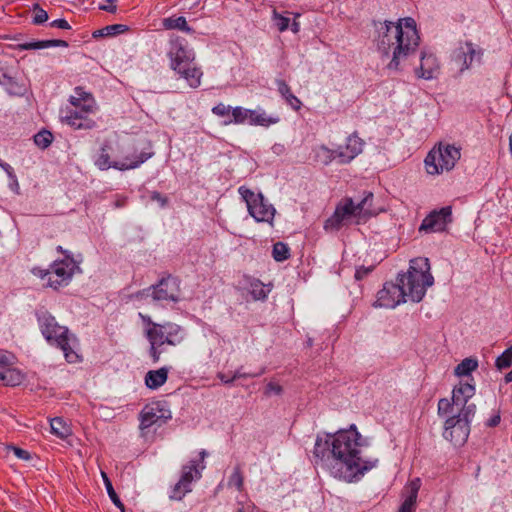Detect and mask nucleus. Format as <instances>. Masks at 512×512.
Masks as SVG:
<instances>
[{
	"label": "nucleus",
	"instance_id": "nucleus-11",
	"mask_svg": "<svg viewBox=\"0 0 512 512\" xmlns=\"http://www.w3.org/2000/svg\"><path fill=\"white\" fill-rule=\"evenodd\" d=\"M96 110V103L93 96H86L85 103L81 109H62L60 111V119L63 123L73 127L74 129L89 130L95 127L94 120L88 117L89 114Z\"/></svg>",
	"mask_w": 512,
	"mask_h": 512
},
{
	"label": "nucleus",
	"instance_id": "nucleus-25",
	"mask_svg": "<svg viewBox=\"0 0 512 512\" xmlns=\"http://www.w3.org/2000/svg\"><path fill=\"white\" fill-rule=\"evenodd\" d=\"M475 394V387L470 383H460L453 389L452 401L456 407L466 404Z\"/></svg>",
	"mask_w": 512,
	"mask_h": 512
},
{
	"label": "nucleus",
	"instance_id": "nucleus-8",
	"mask_svg": "<svg viewBox=\"0 0 512 512\" xmlns=\"http://www.w3.org/2000/svg\"><path fill=\"white\" fill-rule=\"evenodd\" d=\"M460 148L450 144H440L432 149L425 158V167L429 174H439L450 171L460 159Z\"/></svg>",
	"mask_w": 512,
	"mask_h": 512
},
{
	"label": "nucleus",
	"instance_id": "nucleus-38",
	"mask_svg": "<svg viewBox=\"0 0 512 512\" xmlns=\"http://www.w3.org/2000/svg\"><path fill=\"white\" fill-rule=\"evenodd\" d=\"M273 258L278 261H284L289 258V247L283 242H277L273 246Z\"/></svg>",
	"mask_w": 512,
	"mask_h": 512
},
{
	"label": "nucleus",
	"instance_id": "nucleus-13",
	"mask_svg": "<svg viewBox=\"0 0 512 512\" xmlns=\"http://www.w3.org/2000/svg\"><path fill=\"white\" fill-rule=\"evenodd\" d=\"M153 152L151 151H141L139 154H137V150L134 151V153L131 156H126L121 161H111L110 156L107 153L106 146H103L101 148V153L99 154L98 158L95 160V165L100 170H108L110 168H114L117 170H130L135 169L139 167L141 164H143L145 161L150 159L153 156Z\"/></svg>",
	"mask_w": 512,
	"mask_h": 512
},
{
	"label": "nucleus",
	"instance_id": "nucleus-29",
	"mask_svg": "<svg viewBox=\"0 0 512 512\" xmlns=\"http://www.w3.org/2000/svg\"><path fill=\"white\" fill-rule=\"evenodd\" d=\"M249 124L258 126H269L279 122L278 117L268 116L262 110H250Z\"/></svg>",
	"mask_w": 512,
	"mask_h": 512
},
{
	"label": "nucleus",
	"instance_id": "nucleus-10",
	"mask_svg": "<svg viewBox=\"0 0 512 512\" xmlns=\"http://www.w3.org/2000/svg\"><path fill=\"white\" fill-rule=\"evenodd\" d=\"M238 192L246 202L249 214L257 222L272 223L276 210L261 193L256 194L245 186H241Z\"/></svg>",
	"mask_w": 512,
	"mask_h": 512
},
{
	"label": "nucleus",
	"instance_id": "nucleus-43",
	"mask_svg": "<svg viewBox=\"0 0 512 512\" xmlns=\"http://www.w3.org/2000/svg\"><path fill=\"white\" fill-rule=\"evenodd\" d=\"M228 485L236 487L239 491L242 490V487H243V476H242L241 471H240V469L238 467H236L234 469L233 473L231 474V476L229 478V481H228Z\"/></svg>",
	"mask_w": 512,
	"mask_h": 512
},
{
	"label": "nucleus",
	"instance_id": "nucleus-63",
	"mask_svg": "<svg viewBox=\"0 0 512 512\" xmlns=\"http://www.w3.org/2000/svg\"><path fill=\"white\" fill-rule=\"evenodd\" d=\"M200 456H201V458H202V459H204V458H205V456H206V451H205V450H202V451L200 452Z\"/></svg>",
	"mask_w": 512,
	"mask_h": 512
},
{
	"label": "nucleus",
	"instance_id": "nucleus-23",
	"mask_svg": "<svg viewBox=\"0 0 512 512\" xmlns=\"http://www.w3.org/2000/svg\"><path fill=\"white\" fill-rule=\"evenodd\" d=\"M194 20L188 21L183 16H172L168 18H164L161 20V27L162 30H179L182 32H191L194 31L196 28L192 24Z\"/></svg>",
	"mask_w": 512,
	"mask_h": 512
},
{
	"label": "nucleus",
	"instance_id": "nucleus-51",
	"mask_svg": "<svg viewBox=\"0 0 512 512\" xmlns=\"http://www.w3.org/2000/svg\"><path fill=\"white\" fill-rule=\"evenodd\" d=\"M151 200L158 202L161 207H165L168 203V198L157 191L151 193Z\"/></svg>",
	"mask_w": 512,
	"mask_h": 512
},
{
	"label": "nucleus",
	"instance_id": "nucleus-45",
	"mask_svg": "<svg viewBox=\"0 0 512 512\" xmlns=\"http://www.w3.org/2000/svg\"><path fill=\"white\" fill-rule=\"evenodd\" d=\"M6 449L8 451H12L14 455L21 460L28 461L31 459V454L27 450L16 447L14 445H7Z\"/></svg>",
	"mask_w": 512,
	"mask_h": 512
},
{
	"label": "nucleus",
	"instance_id": "nucleus-47",
	"mask_svg": "<svg viewBox=\"0 0 512 512\" xmlns=\"http://www.w3.org/2000/svg\"><path fill=\"white\" fill-rule=\"evenodd\" d=\"M49 28L60 30H71L73 27L65 19H57L49 23Z\"/></svg>",
	"mask_w": 512,
	"mask_h": 512
},
{
	"label": "nucleus",
	"instance_id": "nucleus-61",
	"mask_svg": "<svg viewBox=\"0 0 512 512\" xmlns=\"http://www.w3.org/2000/svg\"><path fill=\"white\" fill-rule=\"evenodd\" d=\"M504 380L506 383H510L512 381V370L505 375Z\"/></svg>",
	"mask_w": 512,
	"mask_h": 512
},
{
	"label": "nucleus",
	"instance_id": "nucleus-3",
	"mask_svg": "<svg viewBox=\"0 0 512 512\" xmlns=\"http://www.w3.org/2000/svg\"><path fill=\"white\" fill-rule=\"evenodd\" d=\"M375 42L382 58L391 56L385 67L391 74L399 72L401 60L417 50L420 37L419 34H378Z\"/></svg>",
	"mask_w": 512,
	"mask_h": 512
},
{
	"label": "nucleus",
	"instance_id": "nucleus-9",
	"mask_svg": "<svg viewBox=\"0 0 512 512\" xmlns=\"http://www.w3.org/2000/svg\"><path fill=\"white\" fill-rule=\"evenodd\" d=\"M136 297L140 300L155 302H178L181 298L180 280L168 276L159 281L158 284L151 286L137 293Z\"/></svg>",
	"mask_w": 512,
	"mask_h": 512
},
{
	"label": "nucleus",
	"instance_id": "nucleus-64",
	"mask_svg": "<svg viewBox=\"0 0 512 512\" xmlns=\"http://www.w3.org/2000/svg\"><path fill=\"white\" fill-rule=\"evenodd\" d=\"M106 34H103V33H100V34H93L94 37H103L105 36Z\"/></svg>",
	"mask_w": 512,
	"mask_h": 512
},
{
	"label": "nucleus",
	"instance_id": "nucleus-60",
	"mask_svg": "<svg viewBox=\"0 0 512 512\" xmlns=\"http://www.w3.org/2000/svg\"><path fill=\"white\" fill-rule=\"evenodd\" d=\"M100 8L108 12H114L116 10V6H101Z\"/></svg>",
	"mask_w": 512,
	"mask_h": 512
},
{
	"label": "nucleus",
	"instance_id": "nucleus-48",
	"mask_svg": "<svg viewBox=\"0 0 512 512\" xmlns=\"http://www.w3.org/2000/svg\"><path fill=\"white\" fill-rule=\"evenodd\" d=\"M212 112L220 117H224L231 112V107L223 103H219L212 108Z\"/></svg>",
	"mask_w": 512,
	"mask_h": 512
},
{
	"label": "nucleus",
	"instance_id": "nucleus-2",
	"mask_svg": "<svg viewBox=\"0 0 512 512\" xmlns=\"http://www.w3.org/2000/svg\"><path fill=\"white\" fill-rule=\"evenodd\" d=\"M434 278L430 273L428 258H415L410 261L406 274H399L397 283L387 282L377 294L374 307L395 308L410 299L420 302L426 289L432 286Z\"/></svg>",
	"mask_w": 512,
	"mask_h": 512
},
{
	"label": "nucleus",
	"instance_id": "nucleus-52",
	"mask_svg": "<svg viewBox=\"0 0 512 512\" xmlns=\"http://www.w3.org/2000/svg\"><path fill=\"white\" fill-rule=\"evenodd\" d=\"M13 364V356L7 352L0 351V365L11 366Z\"/></svg>",
	"mask_w": 512,
	"mask_h": 512
},
{
	"label": "nucleus",
	"instance_id": "nucleus-15",
	"mask_svg": "<svg viewBox=\"0 0 512 512\" xmlns=\"http://www.w3.org/2000/svg\"><path fill=\"white\" fill-rule=\"evenodd\" d=\"M470 425L455 415L447 418L444 425L443 437L455 446L463 445L469 436Z\"/></svg>",
	"mask_w": 512,
	"mask_h": 512
},
{
	"label": "nucleus",
	"instance_id": "nucleus-58",
	"mask_svg": "<svg viewBox=\"0 0 512 512\" xmlns=\"http://www.w3.org/2000/svg\"><path fill=\"white\" fill-rule=\"evenodd\" d=\"M218 378H219L223 383H225V384H230V383H232V382H233L232 377H231V378H229V377H227L225 374H222V373H219V374H218Z\"/></svg>",
	"mask_w": 512,
	"mask_h": 512
},
{
	"label": "nucleus",
	"instance_id": "nucleus-7",
	"mask_svg": "<svg viewBox=\"0 0 512 512\" xmlns=\"http://www.w3.org/2000/svg\"><path fill=\"white\" fill-rule=\"evenodd\" d=\"M38 322L45 339L60 347L69 363L77 362L79 356L70 345L71 339L68 336V329L65 326H60L55 318L46 311L38 314Z\"/></svg>",
	"mask_w": 512,
	"mask_h": 512
},
{
	"label": "nucleus",
	"instance_id": "nucleus-41",
	"mask_svg": "<svg viewBox=\"0 0 512 512\" xmlns=\"http://www.w3.org/2000/svg\"><path fill=\"white\" fill-rule=\"evenodd\" d=\"M52 138L53 137L50 132L41 131L34 136V142L38 147L45 149L51 144Z\"/></svg>",
	"mask_w": 512,
	"mask_h": 512
},
{
	"label": "nucleus",
	"instance_id": "nucleus-40",
	"mask_svg": "<svg viewBox=\"0 0 512 512\" xmlns=\"http://www.w3.org/2000/svg\"><path fill=\"white\" fill-rule=\"evenodd\" d=\"M101 474H102V478H103L107 493L109 495V498L111 499V501L113 502V504L115 506H120L121 500L118 497L117 493L115 492L112 482L110 481V479L108 478V476L105 472H102Z\"/></svg>",
	"mask_w": 512,
	"mask_h": 512
},
{
	"label": "nucleus",
	"instance_id": "nucleus-49",
	"mask_svg": "<svg viewBox=\"0 0 512 512\" xmlns=\"http://www.w3.org/2000/svg\"><path fill=\"white\" fill-rule=\"evenodd\" d=\"M282 393V387L275 383V382H269L266 386L265 394L266 395H280Z\"/></svg>",
	"mask_w": 512,
	"mask_h": 512
},
{
	"label": "nucleus",
	"instance_id": "nucleus-42",
	"mask_svg": "<svg viewBox=\"0 0 512 512\" xmlns=\"http://www.w3.org/2000/svg\"><path fill=\"white\" fill-rule=\"evenodd\" d=\"M48 20L47 12L40 8L39 5H35L32 11V23L36 25L43 24Z\"/></svg>",
	"mask_w": 512,
	"mask_h": 512
},
{
	"label": "nucleus",
	"instance_id": "nucleus-56",
	"mask_svg": "<svg viewBox=\"0 0 512 512\" xmlns=\"http://www.w3.org/2000/svg\"><path fill=\"white\" fill-rule=\"evenodd\" d=\"M10 188L16 194H19L20 186H19V183H18L16 175L14 176V179H11Z\"/></svg>",
	"mask_w": 512,
	"mask_h": 512
},
{
	"label": "nucleus",
	"instance_id": "nucleus-35",
	"mask_svg": "<svg viewBox=\"0 0 512 512\" xmlns=\"http://www.w3.org/2000/svg\"><path fill=\"white\" fill-rule=\"evenodd\" d=\"M55 46H67V43L63 40H45L30 42L23 45L24 49H45Z\"/></svg>",
	"mask_w": 512,
	"mask_h": 512
},
{
	"label": "nucleus",
	"instance_id": "nucleus-44",
	"mask_svg": "<svg viewBox=\"0 0 512 512\" xmlns=\"http://www.w3.org/2000/svg\"><path fill=\"white\" fill-rule=\"evenodd\" d=\"M456 405L453 404V401L450 402L448 399H440L438 402V413L439 415H447L453 412V408Z\"/></svg>",
	"mask_w": 512,
	"mask_h": 512
},
{
	"label": "nucleus",
	"instance_id": "nucleus-21",
	"mask_svg": "<svg viewBox=\"0 0 512 512\" xmlns=\"http://www.w3.org/2000/svg\"><path fill=\"white\" fill-rule=\"evenodd\" d=\"M403 28L410 30L411 32H417V23L412 17H405L398 19L396 22L383 21L375 24V29L378 31L385 30L389 32L391 29H395V32H403Z\"/></svg>",
	"mask_w": 512,
	"mask_h": 512
},
{
	"label": "nucleus",
	"instance_id": "nucleus-36",
	"mask_svg": "<svg viewBox=\"0 0 512 512\" xmlns=\"http://www.w3.org/2000/svg\"><path fill=\"white\" fill-rule=\"evenodd\" d=\"M86 96H92L90 93L83 90L82 87H76L74 94L70 96L69 102L73 106V109H81L85 103Z\"/></svg>",
	"mask_w": 512,
	"mask_h": 512
},
{
	"label": "nucleus",
	"instance_id": "nucleus-31",
	"mask_svg": "<svg viewBox=\"0 0 512 512\" xmlns=\"http://www.w3.org/2000/svg\"><path fill=\"white\" fill-rule=\"evenodd\" d=\"M51 432L57 437L64 439L71 434L70 427L60 417H55L50 422Z\"/></svg>",
	"mask_w": 512,
	"mask_h": 512
},
{
	"label": "nucleus",
	"instance_id": "nucleus-12",
	"mask_svg": "<svg viewBox=\"0 0 512 512\" xmlns=\"http://www.w3.org/2000/svg\"><path fill=\"white\" fill-rule=\"evenodd\" d=\"M482 57V51L472 43H465L455 49L449 62V71L453 77L461 76L470 69L473 63H479Z\"/></svg>",
	"mask_w": 512,
	"mask_h": 512
},
{
	"label": "nucleus",
	"instance_id": "nucleus-26",
	"mask_svg": "<svg viewBox=\"0 0 512 512\" xmlns=\"http://www.w3.org/2000/svg\"><path fill=\"white\" fill-rule=\"evenodd\" d=\"M23 374L10 366H0V381L6 386H17L21 384Z\"/></svg>",
	"mask_w": 512,
	"mask_h": 512
},
{
	"label": "nucleus",
	"instance_id": "nucleus-28",
	"mask_svg": "<svg viewBox=\"0 0 512 512\" xmlns=\"http://www.w3.org/2000/svg\"><path fill=\"white\" fill-rule=\"evenodd\" d=\"M160 410L155 407H145L141 412L140 428L147 429L152 425L156 424L163 415L160 414Z\"/></svg>",
	"mask_w": 512,
	"mask_h": 512
},
{
	"label": "nucleus",
	"instance_id": "nucleus-6",
	"mask_svg": "<svg viewBox=\"0 0 512 512\" xmlns=\"http://www.w3.org/2000/svg\"><path fill=\"white\" fill-rule=\"evenodd\" d=\"M146 337L150 343L149 354L154 363L160 360L164 344L176 346L184 338L182 328L171 322L164 324H153L146 329Z\"/></svg>",
	"mask_w": 512,
	"mask_h": 512
},
{
	"label": "nucleus",
	"instance_id": "nucleus-27",
	"mask_svg": "<svg viewBox=\"0 0 512 512\" xmlns=\"http://www.w3.org/2000/svg\"><path fill=\"white\" fill-rule=\"evenodd\" d=\"M278 91L281 96L286 100L287 104L294 110L298 111L302 102L291 92L290 87L284 80H277Z\"/></svg>",
	"mask_w": 512,
	"mask_h": 512
},
{
	"label": "nucleus",
	"instance_id": "nucleus-19",
	"mask_svg": "<svg viewBox=\"0 0 512 512\" xmlns=\"http://www.w3.org/2000/svg\"><path fill=\"white\" fill-rule=\"evenodd\" d=\"M440 72V63L437 57L430 52H422L420 65L415 69V75L424 80H432L438 76Z\"/></svg>",
	"mask_w": 512,
	"mask_h": 512
},
{
	"label": "nucleus",
	"instance_id": "nucleus-37",
	"mask_svg": "<svg viewBox=\"0 0 512 512\" xmlns=\"http://www.w3.org/2000/svg\"><path fill=\"white\" fill-rule=\"evenodd\" d=\"M459 407H461L460 411L454 415L461 420H465L470 425V421L476 413V405L467 402L466 404H460Z\"/></svg>",
	"mask_w": 512,
	"mask_h": 512
},
{
	"label": "nucleus",
	"instance_id": "nucleus-24",
	"mask_svg": "<svg viewBox=\"0 0 512 512\" xmlns=\"http://www.w3.org/2000/svg\"><path fill=\"white\" fill-rule=\"evenodd\" d=\"M169 368L161 367L157 370H150L145 375V384L151 390H156L164 385L168 379Z\"/></svg>",
	"mask_w": 512,
	"mask_h": 512
},
{
	"label": "nucleus",
	"instance_id": "nucleus-39",
	"mask_svg": "<svg viewBox=\"0 0 512 512\" xmlns=\"http://www.w3.org/2000/svg\"><path fill=\"white\" fill-rule=\"evenodd\" d=\"M512 364V347L506 349L500 356L496 359V367L499 370L506 369L510 367Z\"/></svg>",
	"mask_w": 512,
	"mask_h": 512
},
{
	"label": "nucleus",
	"instance_id": "nucleus-32",
	"mask_svg": "<svg viewBox=\"0 0 512 512\" xmlns=\"http://www.w3.org/2000/svg\"><path fill=\"white\" fill-rule=\"evenodd\" d=\"M315 157L320 163L328 165L333 160L337 159V150L330 149L325 145H321L316 149Z\"/></svg>",
	"mask_w": 512,
	"mask_h": 512
},
{
	"label": "nucleus",
	"instance_id": "nucleus-55",
	"mask_svg": "<svg viewBox=\"0 0 512 512\" xmlns=\"http://www.w3.org/2000/svg\"><path fill=\"white\" fill-rule=\"evenodd\" d=\"M32 272H33V274L35 276H38V277H40L42 279H45V278H47V280L49 279V274H48L50 272L49 269L48 270H43V269H40V268H34Z\"/></svg>",
	"mask_w": 512,
	"mask_h": 512
},
{
	"label": "nucleus",
	"instance_id": "nucleus-57",
	"mask_svg": "<svg viewBox=\"0 0 512 512\" xmlns=\"http://www.w3.org/2000/svg\"><path fill=\"white\" fill-rule=\"evenodd\" d=\"M259 374H241L239 371H236L234 373V375L232 376V379L233 381L238 379V378H241V377H256L258 376Z\"/></svg>",
	"mask_w": 512,
	"mask_h": 512
},
{
	"label": "nucleus",
	"instance_id": "nucleus-59",
	"mask_svg": "<svg viewBox=\"0 0 512 512\" xmlns=\"http://www.w3.org/2000/svg\"><path fill=\"white\" fill-rule=\"evenodd\" d=\"M139 316L142 318L144 322H146L149 325V327H152L153 324H155L149 316L143 315L141 313L139 314Z\"/></svg>",
	"mask_w": 512,
	"mask_h": 512
},
{
	"label": "nucleus",
	"instance_id": "nucleus-50",
	"mask_svg": "<svg viewBox=\"0 0 512 512\" xmlns=\"http://www.w3.org/2000/svg\"><path fill=\"white\" fill-rule=\"evenodd\" d=\"M373 270V266H369V267H365V266H360L356 269V272H355V279L356 280H361L363 279L366 275H368L371 271Z\"/></svg>",
	"mask_w": 512,
	"mask_h": 512
},
{
	"label": "nucleus",
	"instance_id": "nucleus-46",
	"mask_svg": "<svg viewBox=\"0 0 512 512\" xmlns=\"http://www.w3.org/2000/svg\"><path fill=\"white\" fill-rule=\"evenodd\" d=\"M129 30L130 28L124 24H113L97 29L95 32H128Z\"/></svg>",
	"mask_w": 512,
	"mask_h": 512
},
{
	"label": "nucleus",
	"instance_id": "nucleus-62",
	"mask_svg": "<svg viewBox=\"0 0 512 512\" xmlns=\"http://www.w3.org/2000/svg\"><path fill=\"white\" fill-rule=\"evenodd\" d=\"M116 507L119 508L121 512H125V507L122 502H121L120 506H116Z\"/></svg>",
	"mask_w": 512,
	"mask_h": 512
},
{
	"label": "nucleus",
	"instance_id": "nucleus-14",
	"mask_svg": "<svg viewBox=\"0 0 512 512\" xmlns=\"http://www.w3.org/2000/svg\"><path fill=\"white\" fill-rule=\"evenodd\" d=\"M75 268L76 264L72 259L55 261L49 269L47 286L53 289H59L67 285L74 274Z\"/></svg>",
	"mask_w": 512,
	"mask_h": 512
},
{
	"label": "nucleus",
	"instance_id": "nucleus-34",
	"mask_svg": "<svg viewBox=\"0 0 512 512\" xmlns=\"http://www.w3.org/2000/svg\"><path fill=\"white\" fill-rule=\"evenodd\" d=\"M250 109L235 107L232 109V119L224 121V125L243 124L249 121Z\"/></svg>",
	"mask_w": 512,
	"mask_h": 512
},
{
	"label": "nucleus",
	"instance_id": "nucleus-22",
	"mask_svg": "<svg viewBox=\"0 0 512 512\" xmlns=\"http://www.w3.org/2000/svg\"><path fill=\"white\" fill-rule=\"evenodd\" d=\"M421 486V481L419 478L412 480L406 487V498L401 504L398 512H414L415 504L418 496V491Z\"/></svg>",
	"mask_w": 512,
	"mask_h": 512
},
{
	"label": "nucleus",
	"instance_id": "nucleus-53",
	"mask_svg": "<svg viewBox=\"0 0 512 512\" xmlns=\"http://www.w3.org/2000/svg\"><path fill=\"white\" fill-rule=\"evenodd\" d=\"M501 421V416H500V413L497 412L496 414H494L491 418H489L486 422V426L487 427H496L499 425Z\"/></svg>",
	"mask_w": 512,
	"mask_h": 512
},
{
	"label": "nucleus",
	"instance_id": "nucleus-16",
	"mask_svg": "<svg viewBox=\"0 0 512 512\" xmlns=\"http://www.w3.org/2000/svg\"><path fill=\"white\" fill-rule=\"evenodd\" d=\"M201 477V472L197 468L196 461H191L189 465L182 468L180 480L174 485L170 498L181 500L187 493L191 492V483L196 478Z\"/></svg>",
	"mask_w": 512,
	"mask_h": 512
},
{
	"label": "nucleus",
	"instance_id": "nucleus-17",
	"mask_svg": "<svg viewBox=\"0 0 512 512\" xmlns=\"http://www.w3.org/2000/svg\"><path fill=\"white\" fill-rule=\"evenodd\" d=\"M365 141L356 132L350 134L344 145H339L337 159L340 164H348L363 152Z\"/></svg>",
	"mask_w": 512,
	"mask_h": 512
},
{
	"label": "nucleus",
	"instance_id": "nucleus-18",
	"mask_svg": "<svg viewBox=\"0 0 512 512\" xmlns=\"http://www.w3.org/2000/svg\"><path fill=\"white\" fill-rule=\"evenodd\" d=\"M451 215L452 210L450 206L443 207L438 211H433L424 218L419 230L425 232L443 231L446 225L452 221Z\"/></svg>",
	"mask_w": 512,
	"mask_h": 512
},
{
	"label": "nucleus",
	"instance_id": "nucleus-5",
	"mask_svg": "<svg viewBox=\"0 0 512 512\" xmlns=\"http://www.w3.org/2000/svg\"><path fill=\"white\" fill-rule=\"evenodd\" d=\"M170 67L183 77L190 87L196 88L200 85L202 72L195 66V54L188 48L187 43L177 37L170 43L168 52Z\"/></svg>",
	"mask_w": 512,
	"mask_h": 512
},
{
	"label": "nucleus",
	"instance_id": "nucleus-20",
	"mask_svg": "<svg viewBox=\"0 0 512 512\" xmlns=\"http://www.w3.org/2000/svg\"><path fill=\"white\" fill-rule=\"evenodd\" d=\"M300 17V14H295L292 12H285L284 14H280L273 11V22L274 26L279 31H284L288 28L291 29L292 32H298L300 30V24L297 19Z\"/></svg>",
	"mask_w": 512,
	"mask_h": 512
},
{
	"label": "nucleus",
	"instance_id": "nucleus-54",
	"mask_svg": "<svg viewBox=\"0 0 512 512\" xmlns=\"http://www.w3.org/2000/svg\"><path fill=\"white\" fill-rule=\"evenodd\" d=\"M0 167L6 172L10 179H14L15 173L13 168L8 164L0 160Z\"/></svg>",
	"mask_w": 512,
	"mask_h": 512
},
{
	"label": "nucleus",
	"instance_id": "nucleus-1",
	"mask_svg": "<svg viewBox=\"0 0 512 512\" xmlns=\"http://www.w3.org/2000/svg\"><path fill=\"white\" fill-rule=\"evenodd\" d=\"M363 446L362 437L354 426L333 435L326 434L325 438L318 436L313 451L315 463L336 479L357 481L377 463V459L363 456Z\"/></svg>",
	"mask_w": 512,
	"mask_h": 512
},
{
	"label": "nucleus",
	"instance_id": "nucleus-4",
	"mask_svg": "<svg viewBox=\"0 0 512 512\" xmlns=\"http://www.w3.org/2000/svg\"><path fill=\"white\" fill-rule=\"evenodd\" d=\"M373 198L372 192H366L363 199L358 203H354L351 198L342 200L336 206L333 215L325 221L324 229L330 232L338 231L343 226L352 223L358 224L374 215L375 211L372 209Z\"/></svg>",
	"mask_w": 512,
	"mask_h": 512
},
{
	"label": "nucleus",
	"instance_id": "nucleus-30",
	"mask_svg": "<svg viewBox=\"0 0 512 512\" xmlns=\"http://www.w3.org/2000/svg\"><path fill=\"white\" fill-rule=\"evenodd\" d=\"M478 368V360L476 358H465L463 359L454 370L455 375L462 377L468 376Z\"/></svg>",
	"mask_w": 512,
	"mask_h": 512
},
{
	"label": "nucleus",
	"instance_id": "nucleus-33",
	"mask_svg": "<svg viewBox=\"0 0 512 512\" xmlns=\"http://www.w3.org/2000/svg\"><path fill=\"white\" fill-rule=\"evenodd\" d=\"M270 290H271L270 288L266 289L265 285L257 279L251 281L250 286H249V293L251 294V296L254 300L266 299Z\"/></svg>",
	"mask_w": 512,
	"mask_h": 512
}]
</instances>
